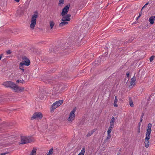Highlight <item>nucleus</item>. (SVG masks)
Wrapping results in <instances>:
<instances>
[{
  "instance_id": "1",
  "label": "nucleus",
  "mask_w": 155,
  "mask_h": 155,
  "mask_svg": "<svg viewBox=\"0 0 155 155\" xmlns=\"http://www.w3.org/2000/svg\"><path fill=\"white\" fill-rule=\"evenodd\" d=\"M3 85L7 87L11 88L15 92H22L24 90V87H19L11 81L5 82L3 83Z\"/></svg>"
},
{
  "instance_id": "2",
  "label": "nucleus",
  "mask_w": 155,
  "mask_h": 155,
  "mask_svg": "<svg viewBox=\"0 0 155 155\" xmlns=\"http://www.w3.org/2000/svg\"><path fill=\"white\" fill-rule=\"evenodd\" d=\"M35 13L36 14H34L32 15L31 23L30 26V28L32 29H34L35 28L36 22V18L38 17V12L36 11L35 12Z\"/></svg>"
},
{
  "instance_id": "3",
  "label": "nucleus",
  "mask_w": 155,
  "mask_h": 155,
  "mask_svg": "<svg viewBox=\"0 0 155 155\" xmlns=\"http://www.w3.org/2000/svg\"><path fill=\"white\" fill-rule=\"evenodd\" d=\"M63 100H61L57 101L54 103L51 106V112H53L54 111V110L61 105L63 104Z\"/></svg>"
},
{
  "instance_id": "4",
  "label": "nucleus",
  "mask_w": 155,
  "mask_h": 155,
  "mask_svg": "<svg viewBox=\"0 0 155 155\" xmlns=\"http://www.w3.org/2000/svg\"><path fill=\"white\" fill-rule=\"evenodd\" d=\"M21 141L19 143L20 144H23L31 143L32 141V140L30 138L26 137L25 136H21Z\"/></svg>"
},
{
  "instance_id": "5",
  "label": "nucleus",
  "mask_w": 155,
  "mask_h": 155,
  "mask_svg": "<svg viewBox=\"0 0 155 155\" xmlns=\"http://www.w3.org/2000/svg\"><path fill=\"white\" fill-rule=\"evenodd\" d=\"M76 111V108L75 107L70 113L69 117L68 119V120L70 122H71L75 118V116L74 113Z\"/></svg>"
},
{
  "instance_id": "6",
  "label": "nucleus",
  "mask_w": 155,
  "mask_h": 155,
  "mask_svg": "<svg viewBox=\"0 0 155 155\" xmlns=\"http://www.w3.org/2000/svg\"><path fill=\"white\" fill-rule=\"evenodd\" d=\"M70 7V5L69 4L65 6L62 9V12L61 13V15L62 16H64L67 14L69 9V8Z\"/></svg>"
},
{
  "instance_id": "7",
  "label": "nucleus",
  "mask_w": 155,
  "mask_h": 155,
  "mask_svg": "<svg viewBox=\"0 0 155 155\" xmlns=\"http://www.w3.org/2000/svg\"><path fill=\"white\" fill-rule=\"evenodd\" d=\"M63 17L61 18L62 21H69L71 20L70 17L71 15L70 14H66L64 16H62Z\"/></svg>"
},
{
  "instance_id": "8",
  "label": "nucleus",
  "mask_w": 155,
  "mask_h": 155,
  "mask_svg": "<svg viewBox=\"0 0 155 155\" xmlns=\"http://www.w3.org/2000/svg\"><path fill=\"white\" fill-rule=\"evenodd\" d=\"M29 63L28 62H26L25 64H23L22 63H20L19 65V68L22 71V72H24L25 71V70L24 69V66L25 65L26 66H29Z\"/></svg>"
},
{
  "instance_id": "9",
  "label": "nucleus",
  "mask_w": 155,
  "mask_h": 155,
  "mask_svg": "<svg viewBox=\"0 0 155 155\" xmlns=\"http://www.w3.org/2000/svg\"><path fill=\"white\" fill-rule=\"evenodd\" d=\"M21 58L23 61L22 62H21V63H22L25 64V63L27 62L29 63V65L30 64V61L29 59L26 56H22L21 57Z\"/></svg>"
},
{
  "instance_id": "10",
  "label": "nucleus",
  "mask_w": 155,
  "mask_h": 155,
  "mask_svg": "<svg viewBox=\"0 0 155 155\" xmlns=\"http://www.w3.org/2000/svg\"><path fill=\"white\" fill-rule=\"evenodd\" d=\"M39 119V112H36L34 113L31 117V120H37Z\"/></svg>"
},
{
  "instance_id": "11",
  "label": "nucleus",
  "mask_w": 155,
  "mask_h": 155,
  "mask_svg": "<svg viewBox=\"0 0 155 155\" xmlns=\"http://www.w3.org/2000/svg\"><path fill=\"white\" fill-rule=\"evenodd\" d=\"M150 138L146 137L145 138L144 144H145V147L146 148L149 147V140L150 139Z\"/></svg>"
},
{
  "instance_id": "12",
  "label": "nucleus",
  "mask_w": 155,
  "mask_h": 155,
  "mask_svg": "<svg viewBox=\"0 0 155 155\" xmlns=\"http://www.w3.org/2000/svg\"><path fill=\"white\" fill-rule=\"evenodd\" d=\"M152 130H147V132L146 133V137H150V134Z\"/></svg>"
},
{
  "instance_id": "13",
  "label": "nucleus",
  "mask_w": 155,
  "mask_h": 155,
  "mask_svg": "<svg viewBox=\"0 0 155 155\" xmlns=\"http://www.w3.org/2000/svg\"><path fill=\"white\" fill-rule=\"evenodd\" d=\"M61 76H60L61 77H64V78L65 79V78L67 77L68 74L65 71H64L61 73Z\"/></svg>"
},
{
  "instance_id": "14",
  "label": "nucleus",
  "mask_w": 155,
  "mask_h": 155,
  "mask_svg": "<svg viewBox=\"0 0 155 155\" xmlns=\"http://www.w3.org/2000/svg\"><path fill=\"white\" fill-rule=\"evenodd\" d=\"M37 149L33 148L29 155H36V154Z\"/></svg>"
},
{
  "instance_id": "15",
  "label": "nucleus",
  "mask_w": 155,
  "mask_h": 155,
  "mask_svg": "<svg viewBox=\"0 0 155 155\" xmlns=\"http://www.w3.org/2000/svg\"><path fill=\"white\" fill-rule=\"evenodd\" d=\"M96 129H94L92 130H91V131L89 132L87 134L86 136L87 137H90L96 131Z\"/></svg>"
},
{
  "instance_id": "16",
  "label": "nucleus",
  "mask_w": 155,
  "mask_h": 155,
  "mask_svg": "<svg viewBox=\"0 0 155 155\" xmlns=\"http://www.w3.org/2000/svg\"><path fill=\"white\" fill-rule=\"evenodd\" d=\"M59 24V26L60 27H62L64 25H66L68 24V22L66 21H62Z\"/></svg>"
},
{
  "instance_id": "17",
  "label": "nucleus",
  "mask_w": 155,
  "mask_h": 155,
  "mask_svg": "<svg viewBox=\"0 0 155 155\" xmlns=\"http://www.w3.org/2000/svg\"><path fill=\"white\" fill-rule=\"evenodd\" d=\"M136 79V77L135 76H134L131 79V81L130 82V84L131 85H134V84Z\"/></svg>"
},
{
  "instance_id": "18",
  "label": "nucleus",
  "mask_w": 155,
  "mask_h": 155,
  "mask_svg": "<svg viewBox=\"0 0 155 155\" xmlns=\"http://www.w3.org/2000/svg\"><path fill=\"white\" fill-rule=\"evenodd\" d=\"M154 19L153 18V17L151 16L150 17L149 19V21L150 22V24L151 25L153 24L154 22Z\"/></svg>"
},
{
  "instance_id": "19",
  "label": "nucleus",
  "mask_w": 155,
  "mask_h": 155,
  "mask_svg": "<svg viewBox=\"0 0 155 155\" xmlns=\"http://www.w3.org/2000/svg\"><path fill=\"white\" fill-rule=\"evenodd\" d=\"M41 60L42 61H44L45 62H48V63H52L53 62H51V61H49V59L48 60V59H47L45 58H41Z\"/></svg>"
},
{
  "instance_id": "20",
  "label": "nucleus",
  "mask_w": 155,
  "mask_h": 155,
  "mask_svg": "<svg viewBox=\"0 0 155 155\" xmlns=\"http://www.w3.org/2000/svg\"><path fill=\"white\" fill-rule=\"evenodd\" d=\"M19 15H21L23 14L24 11L22 9H20L17 11Z\"/></svg>"
},
{
  "instance_id": "21",
  "label": "nucleus",
  "mask_w": 155,
  "mask_h": 155,
  "mask_svg": "<svg viewBox=\"0 0 155 155\" xmlns=\"http://www.w3.org/2000/svg\"><path fill=\"white\" fill-rule=\"evenodd\" d=\"M49 24L51 27V29H52L53 26H54V23L53 21H50L49 22Z\"/></svg>"
},
{
  "instance_id": "22",
  "label": "nucleus",
  "mask_w": 155,
  "mask_h": 155,
  "mask_svg": "<svg viewBox=\"0 0 155 155\" xmlns=\"http://www.w3.org/2000/svg\"><path fill=\"white\" fill-rule=\"evenodd\" d=\"M64 3V0H59L58 5L62 6Z\"/></svg>"
},
{
  "instance_id": "23",
  "label": "nucleus",
  "mask_w": 155,
  "mask_h": 155,
  "mask_svg": "<svg viewBox=\"0 0 155 155\" xmlns=\"http://www.w3.org/2000/svg\"><path fill=\"white\" fill-rule=\"evenodd\" d=\"M102 59H102V58H101L100 59H98L97 60V65L100 64H101L102 63V62H103V60H102V61L101 60Z\"/></svg>"
},
{
  "instance_id": "24",
  "label": "nucleus",
  "mask_w": 155,
  "mask_h": 155,
  "mask_svg": "<svg viewBox=\"0 0 155 155\" xmlns=\"http://www.w3.org/2000/svg\"><path fill=\"white\" fill-rule=\"evenodd\" d=\"M152 127V124L150 123L148 124V126L147 128V130H151V128Z\"/></svg>"
},
{
  "instance_id": "25",
  "label": "nucleus",
  "mask_w": 155,
  "mask_h": 155,
  "mask_svg": "<svg viewBox=\"0 0 155 155\" xmlns=\"http://www.w3.org/2000/svg\"><path fill=\"white\" fill-rule=\"evenodd\" d=\"M53 148H52L49 150V151L47 155H51L53 153Z\"/></svg>"
},
{
  "instance_id": "26",
  "label": "nucleus",
  "mask_w": 155,
  "mask_h": 155,
  "mask_svg": "<svg viewBox=\"0 0 155 155\" xmlns=\"http://www.w3.org/2000/svg\"><path fill=\"white\" fill-rule=\"evenodd\" d=\"M85 151V148L84 147H83L81 152L80 153L81 154H82L84 155V153Z\"/></svg>"
},
{
  "instance_id": "27",
  "label": "nucleus",
  "mask_w": 155,
  "mask_h": 155,
  "mask_svg": "<svg viewBox=\"0 0 155 155\" xmlns=\"http://www.w3.org/2000/svg\"><path fill=\"white\" fill-rule=\"evenodd\" d=\"M40 98L41 100H44L46 98L45 95L44 94L42 93L40 96Z\"/></svg>"
},
{
  "instance_id": "28",
  "label": "nucleus",
  "mask_w": 155,
  "mask_h": 155,
  "mask_svg": "<svg viewBox=\"0 0 155 155\" xmlns=\"http://www.w3.org/2000/svg\"><path fill=\"white\" fill-rule=\"evenodd\" d=\"M111 137V135L110 134H107V136L106 138L104 140L105 142H106V141L108 139H110Z\"/></svg>"
},
{
  "instance_id": "29",
  "label": "nucleus",
  "mask_w": 155,
  "mask_h": 155,
  "mask_svg": "<svg viewBox=\"0 0 155 155\" xmlns=\"http://www.w3.org/2000/svg\"><path fill=\"white\" fill-rule=\"evenodd\" d=\"M16 82L18 83H21V84H24L25 83V81L23 80H17L16 81Z\"/></svg>"
},
{
  "instance_id": "30",
  "label": "nucleus",
  "mask_w": 155,
  "mask_h": 155,
  "mask_svg": "<svg viewBox=\"0 0 155 155\" xmlns=\"http://www.w3.org/2000/svg\"><path fill=\"white\" fill-rule=\"evenodd\" d=\"M134 37L132 36L130 38V39H129V40L127 41V42H131L134 39Z\"/></svg>"
},
{
  "instance_id": "31",
  "label": "nucleus",
  "mask_w": 155,
  "mask_h": 155,
  "mask_svg": "<svg viewBox=\"0 0 155 155\" xmlns=\"http://www.w3.org/2000/svg\"><path fill=\"white\" fill-rule=\"evenodd\" d=\"M114 122H115V118L113 116L111 119L110 123H114Z\"/></svg>"
},
{
  "instance_id": "32",
  "label": "nucleus",
  "mask_w": 155,
  "mask_h": 155,
  "mask_svg": "<svg viewBox=\"0 0 155 155\" xmlns=\"http://www.w3.org/2000/svg\"><path fill=\"white\" fill-rule=\"evenodd\" d=\"M112 128H111V127H109V128H108V130L107 131V134H110L111 132V131H112Z\"/></svg>"
},
{
  "instance_id": "33",
  "label": "nucleus",
  "mask_w": 155,
  "mask_h": 155,
  "mask_svg": "<svg viewBox=\"0 0 155 155\" xmlns=\"http://www.w3.org/2000/svg\"><path fill=\"white\" fill-rule=\"evenodd\" d=\"M154 57V56H152L150 58V62H152L153 61Z\"/></svg>"
},
{
  "instance_id": "34",
  "label": "nucleus",
  "mask_w": 155,
  "mask_h": 155,
  "mask_svg": "<svg viewBox=\"0 0 155 155\" xmlns=\"http://www.w3.org/2000/svg\"><path fill=\"white\" fill-rule=\"evenodd\" d=\"M114 123H110V125L109 127H111V128H113L114 126Z\"/></svg>"
},
{
  "instance_id": "35",
  "label": "nucleus",
  "mask_w": 155,
  "mask_h": 155,
  "mask_svg": "<svg viewBox=\"0 0 155 155\" xmlns=\"http://www.w3.org/2000/svg\"><path fill=\"white\" fill-rule=\"evenodd\" d=\"M129 104L130 105V106L131 107H133L134 106V104H133V102L132 101L129 102Z\"/></svg>"
},
{
  "instance_id": "36",
  "label": "nucleus",
  "mask_w": 155,
  "mask_h": 155,
  "mask_svg": "<svg viewBox=\"0 0 155 155\" xmlns=\"http://www.w3.org/2000/svg\"><path fill=\"white\" fill-rule=\"evenodd\" d=\"M117 98L116 96L115 97V99L114 101V103H117Z\"/></svg>"
},
{
  "instance_id": "37",
  "label": "nucleus",
  "mask_w": 155,
  "mask_h": 155,
  "mask_svg": "<svg viewBox=\"0 0 155 155\" xmlns=\"http://www.w3.org/2000/svg\"><path fill=\"white\" fill-rule=\"evenodd\" d=\"M43 115L42 113L39 112V119H41L42 118Z\"/></svg>"
},
{
  "instance_id": "38",
  "label": "nucleus",
  "mask_w": 155,
  "mask_h": 155,
  "mask_svg": "<svg viewBox=\"0 0 155 155\" xmlns=\"http://www.w3.org/2000/svg\"><path fill=\"white\" fill-rule=\"evenodd\" d=\"M149 4V2H147V3H146L144 5L143 7L141 9V10H142L147 5Z\"/></svg>"
},
{
  "instance_id": "39",
  "label": "nucleus",
  "mask_w": 155,
  "mask_h": 155,
  "mask_svg": "<svg viewBox=\"0 0 155 155\" xmlns=\"http://www.w3.org/2000/svg\"><path fill=\"white\" fill-rule=\"evenodd\" d=\"M126 75L128 78H129L130 76V72L129 71H127L126 73Z\"/></svg>"
},
{
  "instance_id": "40",
  "label": "nucleus",
  "mask_w": 155,
  "mask_h": 155,
  "mask_svg": "<svg viewBox=\"0 0 155 155\" xmlns=\"http://www.w3.org/2000/svg\"><path fill=\"white\" fill-rule=\"evenodd\" d=\"M12 53V52L10 50H8L6 51V53L7 54H10Z\"/></svg>"
},
{
  "instance_id": "41",
  "label": "nucleus",
  "mask_w": 155,
  "mask_h": 155,
  "mask_svg": "<svg viewBox=\"0 0 155 155\" xmlns=\"http://www.w3.org/2000/svg\"><path fill=\"white\" fill-rule=\"evenodd\" d=\"M8 153V152H6L5 153H0V155H5L6 154H7Z\"/></svg>"
},
{
  "instance_id": "42",
  "label": "nucleus",
  "mask_w": 155,
  "mask_h": 155,
  "mask_svg": "<svg viewBox=\"0 0 155 155\" xmlns=\"http://www.w3.org/2000/svg\"><path fill=\"white\" fill-rule=\"evenodd\" d=\"M46 44L45 42V41H41L39 42V44Z\"/></svg>"
},
{
  "instance_id": "43",
  "label": "nucleus",
  "mask_w": 155,
  "mask_h": 155,
  "mask_svg": "<svg viewBox=\"0 0 155 155\" xmlns=\"http://www.w3.org/2000/svg\"><path fill=\"white\" fill-rule=\"evenodd\" d=\"M113 48V45L111 44H109V48Z\"/></svg>"
},
{
  "instance_id": "44",
  "label": "nucleus",
  "mask_w": 155,
  "mask_h": 155,
  "mask_svg": "<svg viewBox=\"0 0 155 155\" xmlns=\"http://www.w3.org/2000/svg\"><path fill=\"white\" fill-rule=\"evenodd\" d=\"M144 114L143 113H142L141 114V115L140 117V118L142 119L144 116Z\"/></svg>"
},
{
  "instance_id": "45",
  "label": "nucleus",
  "mask_w": 155,
  "mask_h": 155,
  "mask_svg": "<svg viewBox=\"0 0 155 155\" xmlns=\"http://www.w3.org/2000/svg\"><path fill=\"white\" fill-rule=\"evenodd\" d=\"M114 106L115 107H117L118 105L117 104V103H114Z\"/></svg>"
},
{
  "instance_id": "46",
  "label": "nucleus",
  "mask_w": 155,
  "mask_h": 155,
  "mask_svg": "<svg viewBox=\"0 0 155 155\" xmlns=\"http://www.w3.org/2000/svg\"><path fill=\"white\" fill-rule=\"evenodd\" d=\"M140 125H141L140 123V122L138 124V127L140 128Z\"/></svg>"
},
{
  "instance_id": "47",
  "label": "nucleus",
  "mask_w": 155,
  "mask_h": 155,
  "mask_svg": "<svg viewBox=\"0 0 155 155\" xmlns=\"http://www.w3.org/2000/svg\"><path fill=\"white\" fill-rule=\"evenodd\" d=\"M140 17V15L139 14V15L137 18L136 20H138Z\"/></svg>"
},
{
  "instance_id": "48",
  "label": "nucleus",
  "mask_w": 155,
  "mask_h": 155,
  "mask_svg": "<svg viewBox=\"0 0 155 155\" xmlns=\"http://www.w3.org/2000/svg\"><path fill=\"white\" fill-rule=\"evenodd\" d=\"M2 55H3V54H1L0 55V60H1V58L2 56Z\"/></svg>"
},
{
  "instance_id": "49",
  "label": "nucleus",
  "mask_w": 155,
  "mask_h": 155,
  "mask_svg": "<svg viewBox=\"0 0 155 155\" xmlns=\"http://www.w3.org/2000/svg\"><path fill=\"white\" fill-rule=\"evenodd\" d=\"M94 63L95 64V65H97V61H95L94 62Z\"/></svg>"
},
{
  "instance_id": "50",
  "label": "nucleus",
  "mask_w": 155,
  "mask_h": 155,
  "mask_svg": "<svg viewBox=\"0 0 155 155\" xmlns=\"http://www.w3.org/2000/svg\"><path fill=\"white\" fill-rule=\"evenodd\" d=\"M140 131V129L139 128H138V133H139Z\"/></svg>"
},
{
  "instance_id": "51",
  "label": "nucleus",
  "mask_w": 155,
  "mask_h": 155,
  "mask_svg": "<svg viewBox=\"0 0 155 155\" xmlns=\"http://www.w3.org/2000/svg\"><path fill=\"white\" fill-rule=\"evenodd\" d=\"M121 153L120 152H118L117 153V155H120Z\"/></svg>"
},
{
  "instance_id": "52",
  "label": "nucleus",
  "mask_w": 155,
  "mask_h": 155,
  "mask_svg": "<svg viewBox=\"0 0 155 155\" xmlns=\"http://www.w3.org/2000/svg\"><path fill=\"white\" fill-rule=\"evenodd\" d=\"M142 10H141L140 12L139 13V14H140V16H141V14H142Z\"/></svg>"
},
{
  "instance_id": "53",
  "label": "nucleus",
  "mask_w": 155,
  "mask_h": 155,
  "mask_svg": "<svg viewBox=\"0 0 155 155\" xmlns=\"http://www.w3.org/2000/svg\"><path fill=\"white\" fill-rule=\"evenodd\" d=\"M142 121H143V119L140 118V122H142Z\"/></svg>"
},
{
  "instance_id": "54",
  "label": "nucleus",
  "mask_w": 155,
  "mask_h": 155,
  "mask_svg": "<svg viewBox=\"0 0 155 155\" xmlns=\"http://www.w3.org/2000/svg\"><path fill=\"white\" fill-rule=\"evenodd\" d=\"M153 17V18L154 19V20H155V15L154 16H152Z\"/></svg>"
},
{
  "instance_id": "55",
  "label": "nucleus",
  "mask_w": 155,
  "mask_h": 155,
  "mask_svg": "<svg viewBox=\"0 0 155 155\" xmlns=\"http://www.w3.org/2000/svg\"><path fill=\"white\" fill-rule=\"evenodd\" d=\"M54 52L56 53V52L57 53L58 52L56 50H55L54 51Z\"/></svg>"
},
{
  "instance_id": "56",
  "label": "nucleus",
  "mask_w": 155,
  "mask_h": 155,
  "mask_svg": "<svg viewBox=\"0 0 155 155\" xmlns=\"http://www.w3.org/2000/svg\"><path fill=\"white\" fill-rule=\"evenodd\" d=\"M121 148H120V149H119V151L118 152H120L121 151Z\"/></svg>"
},
{
  "instance_id": "57",
  "label": "nucleus",
  "mask_w": 155,
  "mask_h": 155,
  "mask_svg": "<svg viewBox=\"0 0 155 155\" xmlns=\"http://www.w3.org/2000/svg\"><path fill=\"white\" fill-rule=\"evenodd\" d=\"M78 155H84L82 154H81V153H79Z\"/></svg>"
},
{
  "instance_id": "58",
  "label": "nucleus",
  "mask_w": 155,
  "mask_h": 155,
  "mask_svg": "<svg viewBox=\"0 0 155 155\" xmlns=\"http://www.w3.org/2000/svg\"><path fill=\"white\" fill-rule=\"evenodd\" d=\"M151 95H150L148 101H149L150 100V97H151Z\"/></svg>"
},
{
  "instance_id": "59",
  "label": "nucleus",
  "mask_w": 155,
  "mask_h": 155,
  "mask_svg": "<svg viewBox=\"0 0 155 155\" xmlns=\"http://www.w3.org/2000/svg\"><path fill=\"white\" fill-rule=\"evenodd\" d=\"M53 71V70H52L51 71V72H53L54 71Z\"/></svg>"
},
{
  "instance_id": "60",
  "label": "nucleus",
  "mask_w": 155,
  "mask_h": 155,
  "mask_svg": "<svg viewBox=\"0 0 155 155\" xmlns=\"http://www.w3.org/2000/svg\"><path fill=\"white\" fill-rule=\"evenodd\" d=\"M52 49L51 50V51H50V52H51H51L52 51Z\"/></svg>"
},
{
  "instance_id": "61",
  "label": "nucleus",
  "mask_w": 155,
  "mask_h": 155,
  "mask_svg": "<svg viewBox=\"0 0 155 155\" xmlns=\"http://www.w3.org/2000/svg\"><path fill=\"white\" fill-rule=\"evenodd\" d=\"M136 23V22H134L133 24H135Z\"/></svg>"
},
{
  "instance_id": "62",
  "label": "nucleus",
  "mask_w": 155,
  "mask_h": 155,
  "mask_svg": "<svg viewBox=\"0 0 155 155\" xmlns=\"http://www.w3.org/2000/svg\"><path fill=\"white\" fill-rule=\"evenodd\" d=\"M107 49H108L109 48H107Z\"/></svg>"
},
{
  "instance_id": "63",
  "label": "nucleus",
  "mask_w": 155,
  "mask_h": 155,
  "mask_svg": "<svg viewBox=\"0 0 155 155\" xmlns=\"http://www.w3.org/2000/svg\"><path fill=\"white\" fill-rule=\"evenodd\" d=\"M1 120V119L0 118V120Z\"/></svg>"
}]
</instances>
